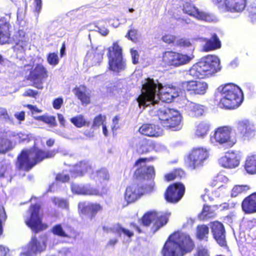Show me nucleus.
<instances>
[{
  "instance_id": "f257e3e1",
  "label": "nucleus",
  "mask_w": 256,
  "mask_h": 256,
  "mask_svg": "<svg viewBox=\"0 0 256 256\" xmlns=\"http://www.w3.org/2000/svg\"><path fill=\"white\" fill-rule=\"evenodd\" d=\"M195 244L189 234L178 230L170 234L166 241L161 253L162 256H183L194 249Z\"/></svg>"
},
{
  "instance_id": "f03ea898",
  "label": "nucleus",
  "mask_w": 256,
  "mask_h": 256,
  "mask_svg": "<svg viewBox=\"0 0 256 256\" xmlns=\"http://www.w3.org/2000/svg\"><path fill=\"white\" fill-rule=\"evenodd\" d=\"M57 152L56 150H44L36 146L23 149L17 156L16 166L19 170L29 172L44 160L54 158Z\"/></svg>"
},
{
  "instance_id": "7ed1b4c3",
  "label": "nucleus",
  "mask_w": 256,
  "mask_h": 256,
  "mask_svg": "<svg viewBox=\"0 0 256 256\" xmlns=\"http://www.w3.org/2000/svg\"><path fill=\"white\" fill-rule=\"evenodd\" d=\"M218 92L222 97L219 101L220 107L226 110L238 108L242 103L244 94L240 88L232 83H228L219 86Z\"/></svg>"
},
{
  "instance_id": "20e7f679",
  "label": "nucleus",
  "mask_w": 256,
  "mask_h": 256,
  "mask_svg": "<svg viewBox=\"0 0 256 256\" xmlns=\"http://www.w3.org/2000/svg\"><path fill=\"white\" fill-rule=\"evenodd\" d=\"M222 68L218 58L208 54L194 64L190 68V74L198 78H204L214 75Z\"/></svg>"
},
{
  "instance_id": "39448f33",
  "label": "nucleus",
  "mask_w": 256,
  "mask_h": 256,
  "mask_svg": "<svg viewBox=\"0 0 256 256\" xmlns=\"http://www.w3.org/2000/svg\"><path fill=\"white\" fill-rule=\"evenodd\" d=\"M145 82L142 85L141 94L136 98L138 106L145 108L150 106H154L158 104L160 100H156V89L159 92V86L161 83L158 80H154L153 78H148L145 80Z\"/></svg>"
},
{
  "instance_id": "423d86ee",
  "label": "nucleus",
  "mask_w": 256,
  "mask_h": 256,
  "mask_svg": "<svg viewBox=\"0 0 256 256\" xmlns=\"http://www.w3.org/2000/svg\"><path fill=\"white\" fill-rule=\"evenodd\" d=\"M41 206L38 204H31L28 210L29 216L24 220L26 224L34 233H38L46 230L48 226L42 222L43 214L41 212Z\"/></svg>"
},
{
  "instance_id": "0eeeda50",
  "label": "nucleus",
  "mask_w": 256,
  "mask_h": 256,
  "mask_svg": "<svg viewBox=\"0 0 256 256\" xmlns=\"http://www.w3.org/2000/svg\"><path fill=\"white\" fill-rule=\"evenodd\" d=\"M108 68L116 72L124 70L126 68V62L122 56V50L118 42L112 43L108 48Z\"/></svg>"
},
{
  "instance_id": "6e6552de",
  "label": "nucleus",
  "mask_w": 256,
  "mask_h": 256,
  "mask_svg": "<svg viewBox=\"0 0 256 256\" xmlns=\"http://www.w3.org/2000/svg\"><path fill=\"white\" fill-rule=\"evenodd\" d=\"M48 77V72L42 64H37L32 68L25 79L30 81L31 86L38 90L44 88V83Z\"/></svg>"
},
{
  "instance_id": "1a4fd4ad",
  "label": "nucleus",
  "mask_w": 256,
  "mask_h": 256,
  "mask_svg": "<svg viewBox=\"0 0 256 256\" xmlns=\"http://www.w3.org/2000/svg\"><path fill=\"white\" fill-rule=\"evenodd\" d=\"M211 138L220 144H226L230 147H232L236 142V136L234 135L233 128L227 126L216 128Z\"/></svg>"
},
{
  "instance_id": "9d476101",
  "label": "nucleus",
  "mask_w": 256,
  "mask_h": 256,
  "mask_svg": "<svg viewBox=\"0 0 256 256\" xmlns=\"http://www.w3.org/2000/svg\"><path fill=\"white\" fill-rule=\"evenodd\" d=\"M152 158H140L137 160L134 166L137 168L134 173V178L138 181H143L146 180H154L155 178V170L152 166H146V164L142 165V162L150 161Z\"/></svg>"
},
{
  "instance_id": "9b49d317",
  "label": "nucleus",
  "mask_w": 256,
  "mask_h": 256,
  "mask_svg": "<svg viewBox=\"0 0 256 256\" xmlns=\"http://www.w3.org/2000/svg\"><path fill=\"white\" fill-rule=\"evenodd\" d=\"M140 220L142 224L145 226H149L152 224V227L156 231L168 223V218L166 214L150 210L144 214Z\"/></svg>"
},
{
  "instance_id": "f8f14e48",
  "label": "nucleus",
  "mask_w": 256,
  "mask_h": 256,
  "mask_svg": "<svg viewBox=\"0 0 256 256\" xmlns=\"http://www.w3.org/2000/svg\"><path fill=\"white\" fill-rule=\"evenodd\" d=\"M208 156V150L206 148H194L188 156V166L192 170L202 167Z\"/></svg>"
},
{
  "instance_id": "ddd939ff",
  "label": "nucleus",
  "mask_w": 256,
  "mask_h": 256,
  "mask_svg": "<svg viewBox=\"0 0 256 256\" xmlns=\"http://www.w3.org/2000/svg\"><path fill=\"white\" fill-rule=\"evenodd\" d=\"M194 56L173 51L165 52L162 55V62L168 66L178 67L188 63Z\"/></svg>"
},
{
  "instance_id": "4468645a",
  "label": "nucleus",
  "mask_w": 256,
  "mask_h": 256,
  "mask_svg": "<svg viewBox=\"0 0 256 256\" xmlns=\"http://www.w3.org/2000/svg\"><path fill=\"white\" fill-rule=\"evenodd\" d=\"M234 135L242 140H250L256 136V130L254 126L248 120H242L238 121L233 128Z\"/></svg>"
},
{
  "instance_id": "2eb2a0df",
  "label": "nucleus",
  "mask_w": 256,
  "mask_h": 256,
  "mask_svg": "<svg viewBox=\"0 0 256 256\" xmlns=\"http://www.w3.org/2000/svg\"><path fill=\"white\" fill-rule=\"evenodd\" d=\"M78 212L80 216L88 221L94 220L98 212L103 210V206L98 202H86L78 204Z\"/></svg>"
},
{
  "instance_id": "dca6fc26",
  "label": "nucleus",
  "mask_w": 256,
  "mask_h": 256,
  "mask_svg": "<svg viewBox=\"0 0 256 256\" xmlns=\"http://www.w3.org/2000/svg\"><path fill=\"white\" fill-rule=\"evenodd\" d=\"M186 192L183 184L176 182L170 184L164 193L166 201L172 204H176L181 200Z\"/></svg>"
},
{
  "instance_id": "f3484780",
  "label": "nucleus",
  "mask_w": 256,
  "mask_h": 256,
  "mask_svg": "<svg viewBox=\"0 0 256 256\" xmlns=\"http://www.w3.org/2000/svg\"><path fill=\"white\" fill-rule=\"evenodd\" d=\"M182 86L184 91H188L191 94L204 95L208 89V84L201 80H188L182 82Z\"/></svg>"
},
{
  "instance_id": "a211bd4d",
  "label": "nucleus",
  "mask_w": 256,
  "mask_h": 256,
  "mask_svg": "<svg viewBox=\"0 0 256 256\" xmlns=\"http://www.w3.org/2000/svg\"><path fill=\"white\" fill-rule=\"evenodd\" d=\"M160 94L159 100L169 103L172 102L174 98L178 96L180 94V89L172 84L163 86L162 84L159 86Z\"/></svg>"
},
{
  "instance_id": "6ab92c4d",
  "label": "nucleus",
  "mask_w": 256,
  "mask_h": 256,
  "mask_svg": "<svg viewBox=\"0 0 256 256\" xmlns=\"http://www.w3.org/2000/svg\"><path fill=\"white\" fill-rule=\"evenodd\" d=\"M210 227L214 238L220 246H226V231L223 224L218 221L211 222Z\"/></svg>"
},
{
  "instance_id": "aec40b11",
  "label": "nucleus",
  "mask_w": 256,
  "mask_h": 256,
  "mask_svg": "<svg viewBox=\"0 0 256 256\" xmlns=\"http://www.w3.org/2000/svg\"><path fill=\"white\" fill-rule=\"evenodd\" d=\"M46 247V244L44 240H38L34 236L32 237L26 250L24 252L25 256H36L38 253L44 251Z\"/></svg>"
},
{
  "instance_id": "412c9836",
  "label": "nucleus",
  "mask_w": 256,
  "mask_h": 256,
  "mask_svg": "<svg viewBox=\"0 0 256 256\" xmlns=\"http://www.w3.org/2000/svg\"><path fill=\"white\" fill-rule=\"evenodd\" d=\"M182 10L184 14L198 20L208 21L210 18L208 14L200 10L194 4L190 2H185L183 4Z\"/></svg>"
},
{
  "instance_id": "4be33fe9",
  "label": "nucleus",
  "mask_w": 256,
  "mask_h": 256,
  "mask_svg": "<svg viewBox=\"0 0 256 256\" xmlns=\"http://www.w3.org/2000/svg\"><path fill=\"white\" fill-rule=\"evenodd\" d=\"M222 3L225 9L231 12H240L246 8L247 0H217Z\"/></svg>"
},
{
  "instance_id": "5701e85b",
  "label": "nucleus",
  "mask_w": 256,
  "mask_h": 256,
  "mask_svg": "<svg viewBox=\"0 0 256 256\" xmlns=\"http://www.w3.org/2000/svg\"><path fill=\"white\" fill-rule=\"evenodd\" d=\"M202 41L204 42L203 50L206 52L215 50L222 47L221 42L216 33L212 34L210 38H203Z\"/></svg>"
},
{
  "instance_id": "b1692460",
  "label": "nucleus",
  "mask_w": 256,
  "mask_h": 256,
  "mask_svg": "<svg viewBox=\"0 0 256 256\" xmlns=\"http://www.w3.org/2000/svg\"><path fill=\"white\" fill-rule=\"evenodd\" d=\"M142 196V193L139 189L138 184L128 186L124 192V198L128 204L135 202Z\"/></svg>"
},
{
  "instance_id": "393cba45",
  "label": "nucleus",
  "mask_w": 256,
  "mask_h": 256,
  "mask_svg": "<svg viewBox=\"0 0 256 256\" xmlns=\"http://www.w3.org/2000/svg\"><path fill=\"white\" fill-rule=\"evenodd\" d=\"M71 189L74 193L90 196H98L100 192L98 189L92 187L90 184L79 185L72 184Z\"/></svg>"
},
{
  "instance_id": "a878e982",
  "label": "nucleus",
  "mask_w": 256,
  "mask_h": 256,
  "mask_svg": "<svg viewBox=\"0 0 256 256\" xmlns=\"http://www.w3.org/2000/svg\"><path fill=\"white\" fill-rule=\"evenodd\" d=\"M242 208L246 214L256 212V192L244 198L242 202Z\"/></svg>"
},
{
  "instance_id": "bb28decb",
  "label": "nucleus",
  "mask_w": 256,
  "mask_h": 256,
  "mask_svg": "<svg viewBox=\"0 0 256 256\" xmlns=\"http://www.w3.org/2000/svg\"><path fill=\"white\" fill-rule=\"evenodd\" d=\"M220 162L224 168H235L240 164L239 156L234 152H228L220 158Z\"/></svg>"
},
{
  "instance_id": "cd10ccee",
  "label": "nucleus",
  "mask_w": 256,
  "mask_h": 256,
  "mask_svg": "<svg viewBox=\"0 0 256 256\" xmlns=\"http://www.w3.org/2000/svg\"><path fill=\"white\" fill-rule=\"evenodd\" d=\"M11 26L9 20L6 18H0V44H5L9 41L10 38V28Z\"/></svg>"
},
{
  "instance_id": "c85d7f7f",
  "label": "nucleus",
  "mask_w": 256,
  "mask_h": 256,
  "mask_svg": "<svg viewBox=\"0 0 256 256\" xmlns=\"http://www.w3.org/2000/svg\"><path fill=\"white\" fill-rule=\"evenodd\" d=\"M138 131L142 134L148 137L157 138L162 134L159 127L152 124H142L140 127Z\"/></svg>"
},
{
  "instance_id": "c756f323",
  "label": "nucleus",
  "mask_w": 256,
  "mask_h": 256,
  "mask_svg": "<svg viewBox=\"0 0 256 256\" xmlns=\"http://www.w3.org/2000/svg\"><path fill=\"white\" fill-rule=\"evenodd\" d=\"M69 232L66 233L64 230L61 224H58L54 225L52 228V232L55 236L65 238L69 239L76 240L78 234L70 227H68Z\"/></svg>"
},
{
  "instance_id": "7c9ffc66",
  "label": "nucleus",
  "mask_w": 256,
  "mask_h": 256,
  "mask_svg": "<svg viewBox=\"0 0 256 256\" xmlns=\"http://www.w3.org/2000/svg\"><path fill=\"white\" fill-rule=\"evenodd\" d=\"M176 114L172 113L171 116L168 118L163 125V127L166 129H170L172 130H180L182 127V116L177 112Z\"/></svg>"
},
{
  "instance_id": "2f4dec72",
  "label": "nucleus",
  "mask_w": 256,
  "mask_h": 256,
  "mask_svg": "<svg viewBox=\"0 0 256 256\" xmlns=\"http://www.w3.org/2000/svg\"><path fill=\"white\" fill-rule=\"evenodd\" d=\"M158 105L160 106L156 111V116H158L160 124L163 126L164 123L168 120V118L171 116L172 114L174 112L172 109L164 106L160 102Z\"/></svg>"
},
{
  "instance_id": "473e14b6",
  "label": "nucleus",
  "mask_w": 256,
  "mask_h": 256,
  "mask_svg": "<svg viewBox=\"0 0 256 256\" xmlns=\"http://www.w3.org/2000/svg\"><path fill=\"white\" fill-rule=\"evenodd\" d=\"M103 230L107 232H111L117 234L119 236H121L122 234H123L124 236L128 238H130L134 236V233L132 231L122 227L120 223L114 224L111 228L103 227Z\"/></svg>"
},
{
  "instance_id": "72a5a7b5",
  "label": "nucleus",
  "mask_w": 256,
  "mask_h": 256,
  "mask_svg": "<svg viewBox=\"0 0 256 256\" xmlns=\"http://www.w3.org/2000/svg\"><path fill=\"white\" fill-rule=\"evenodd\" d=\"M209 228L206 224H199L196 227V238L200 241L207 242L208 240Z\"/></svg>"
},
{
  "instance_id": "f704fd0d",
  "label": "nucleus",
  "mask_w": 256,
  "mask_h": 256,
  "mask_svg": "<svg viewBox=\"0 0 256 256\" xmlns=\"http://www.w3.org/2000/svg\"><path fill=\"white\" fill-rule=\"evenodd\" d=\"M244 168L250 174H256V155L251 156L246 158Z\"/></svg>"
},
{
  "instance_id": "c9c22d12",
  "label": "nucleus",
  "mask_w": 256,
  "mask_h": 256,
  "mask_svg": "<svg viewBox=\"0 0 256 256\" xmlns=\"http://www.w3.org/2000/svg\"><path fill=\"white\" fill-rule=\"evenodd\" d=\"M210 124L205 121L200 122L196 126V135L198 137L204 138L210 130Z\"/></svg>"
},
{
  "instance_id": "e433bc0d",
  "label": "nucleus",
  "mask_w": 256,
  "mask_h": 256,
  "mask_svg": "<svg viewBox=\"0 0 256 256\" xmlns=\"http://www.w3.org/2000/svg\"><path fill=\"white\" fill-rule=\"evenodd\" d=\"M74 94L80 100L81 103L83 105H88L90 102V96L88 93H86L85 91H82L80 88H74Z\"/></svg>"
},
{
  "instance_id": "4c0bfd02",
  "label": "nucleus",
  "mask_w": 256,
  "mask_h": 256,
  "mask_svg": "<svg viewBox=\"0 0 256 256\" xmlns=\"http://www.w3.org/2000/svg\"><path fill=\"white\" fill-rule=\"evenodd\" d=\"M218 208L217 206L204 205L200 214L202 218L204 220L213 217L215 215V210Z\"/></svg>"
},
{
  "instance_id": "58836bf2",
  "label": "nucleus",
  "mask_w": 256,
  "mask_h": 256,
  "mask_svg": "<svg viewBox=\"0 0 256 256\" xmlns=\"http://www.w3.org/2000/svg\"><path fill=\"white\" fill-rule=\"evenodd\" d=\"M90 168L86 164L80 162L76 166L74 170L72 172V174L74 177L82 176Z\"/></svg>"
},
{
  "instance_id": "ea45409f",
  "label": "nucleus",
  "mask_w": 256,
  "mask_h": 256,
  "mask_svg": "<svg viewBox=\"0 0 256 256\" xmlns=\"http://www.w3.org/2000/svg\"><path fill=\"white\" fill-rule=\"evenodd\" d=\"M184 175V172L180 169H175L172 172L166 174L164 176V180L170 182L176 179L181 178Z\"/></svg>"
},
{
  "instance_id": "a19ab883",
  "label": "nucleus",
  "mask_w": 256,
  "mask_h": 256,
  "mask_svg": "<svg viewBox=\"0 0 256 256\" xmlns=\"http://www.w3.org/2000/svg\"><path fill=\"white\" fill-rule=\"evenodd\" d=\"M204 112L202 106L195 103H192L190 106V114L194 117H198L203 114Z\"/></svg>"
},
{
  "instance_id": "79ce46f5",
  "label": "nucleus",
  "mask_w": 256,
  "mask_h": 256,
  "mask_svg": "<svg viewBox=\"0 0 256 256\" xmlns=\"http://www.w3.org/2000/svg\"><path fill=\"white\" fill-rule=\"evenodd\" d=\"M35 120L41 121L49 126L54 127L57 126L56 118L54 116H47L44 115L39 116L35 118Z\"/></svg>"
},
{
  "instance_id": "37998d69",
  "label": "nucleus",
  "mask_w": 256,
  "mask_h": 256,
  "mask_svg": "<svg viewBox=\"0 0 256 256\" xmlns=\"http://www.w3.org/2000/svg\"><path fill=\"white\" fill-rule=\"evenodd\" d=\"M70 122L77 128H82L86 124V121L82 114L76 116L70 119Z\"/></svg>"
},
{
  "instance_id": "c03bdc74",
  "label": "nucleus",
  "mask_w": 256,
  "mask_h": 256,
  "mask_svg": "<svg viewBox=\"0 0 256 256\" xmlns=\"http://www.w3.org/2000/svg\"><path fill=\"white\" fill-rule=\"evenodd\" d=\"M125 36L134 43H137L139 41L138 30L134 28L129 30Z\"/></svg>"
},
{
  "instance_id": "a18cd8bd",
  "label": "nucleus",
  "mask_w": 256,
  "mask_h": 256,
  "mask_svg": "<svg viewBox=\"0 0 256 256\" xmlns=\"http://www.w3.org/2000/svg\"><path fill=\"white\" fill-rule=\"evenodd\" d=\"M249 190V186L246 185L236 186L232 189L231 194L232 196H236L238 194H245Z\"/></svg>"
},
{
  "instance_id": "49530a36",
  "label": "nucleus",
  "mask_w": 256,
  "mask_h": 256,
  "mask_svg": "<svg viewBox=\"0 0 256 256\" xmlns=\"http://www.w3.org/2000/svg\"><path fill=\"white\" fill-rule=\"evenodd\" d=\"M26 46V41L24 40H18L12 47L14 51L16 54H22L24 52L25 47Z\"/></svg>"
},
{
  "instance_id": "de8ad7c7",
  "label": "nucleus",
  "mask_w": 256,
  "mask_h": 256,
  "mask_svg": "<svg viewBox=\"0 0 256 256\" xmlns=\"http://www.w3.org/2000/svg\"><path fill=\"white\" fill-rule=\"evenodd\" d=\"M47 62L48 64L52 66H56L59 63L58 54L56 52H50L47 54Z\"/></svg>"
},
{
  "instance_id": "09e8293b",
  "label": "nucleus",
  "mask_w": 256,
  "mask_h": 256,
  "mask_svg": "<svg viewBox=\"0 0 256 256\" xmlns=\"http://www.w3.org/2000/svg\"><path fill=\"white\" fill-rule=\"evenodd\" d=\"M106 116L104 115L99 114L96 116L92 122V127L99 128L101 125L104 124V122L106 121Z\"/></svg>"
},
{
  "instance_id": "8fccbe9b",
  "label": "nucleus",
  "mask_w": 256,
  "mask_h": 256,
  "mask_svg": "<svg viewBox=\"0 0 256 256\" xmlns=\"http://www.w3.org/2000/svg\"><path fill=\"white\" fill-rule=\"evenodd\" d=\"M96 176L100 180L106 181L108 180L110 176L106 168H101L96 171Z\"/></svg>"
},
{
  "instance_id": "3c124183",
  "label": "nucleus",
  "mask_w": 256,
  "mask_h": 256,
  "mask_svg": "<svg viewBox=\"0 0 256 256\" xmlns=\"http://www.w3.org/2000/svg\"><path fill=\"white\" fill-rule=\"evenodd\" d=\"M175 46L180 48H188L192 46V44L189 38H180L176 39Z\"/></svg>"
},
{
  "instance_id": "603ef678",
  "label": "nucleus",
  "mask_w": 256,
  "mask_h": 256,
  "mask_svg": "<svg viewBox=\"0 0 256 256\" xmlns=\"http://www.w3.org/2000/svg\"><path fill=\"white\" fill-rule=\"evenodd\" d=\"M194 256H210V252L206 246L201 245L196 248Z\"/></svg>"
},
{
  "instance_id": "864d4df0",
  "label": "nucleus",
  "mask_w": 256,
  "mask_h": 256,
  "mask_svg": "<svg viewBox=\"0 0 256 256\" xmlns=\"http://www.w3.org/2000/svg\"><path fill=\"white\" fill-rule=\"evenodd\" d=\"M150 140L144 138L140 142V151L141 154H146L150 152Z\"/></svg>"
},
{
  "instance_id": "5fc2aeb1",
  "label": "nucleus",
  "mask_w": 256,
  "mask_h": 256,
  "mask_svg": "<svg viewBox=\"0 0 256 256\" xmlns=\"http://www.w3.org/2000/svg\"><path fill=\"white\" fill-rule=\"evenodd\" d=\"M7 218L4 206L0 204V236L3 233L2 222L6 221Z\"/></svg>"
},
{
  "instance_id": "6e6d98bb",
  "label": "nucleus",
  "mask_w": 256,
  "mask_h": 256,
  "mask_svg": "<svg viewBox=\"0 0 256 256\" xmlns=\"http://www.w3.org/2000/svg\"><path fill=\"white\" fill-rule=\"evenodd\" d=\"M138 188L140 191L142 193V196L144 194L150 193L154 190V184H146L140 185L138 184Z\"/></svg>"
},
{
  "instance_id": "4d7b16f0",
  "label": "nucleus",
  "mask_w": 256,
  "mask_h": 256,
  "mask_svg": "<svg viewBox=\"0 0 256 256\" xmlns=\"http://www.w3.org/2000/svg\"><path fill=\"white\" fill-rule=\"evenodd\" d=\"M8 150V140L6 138L0 137V154L6 153Z\"/></svg>"
},
{
  "instance_id": "13d9d810",
  "label": "nucleus",
  "mask_w": 256,
  "mask_h": 256,
  "mask_svg": "<svg viewBox=\"0 0 256 256\" xmlns=\"http://www.w3.org/2000/svg\"><path fill=\"white\" fill-rule=\"evenodd\" d=\"M162 40L164 42L168 44H173L175 45L176 41V40L177 38L176 36L170 34H166L162 36Z\"/></svg>"
},
{
  "instance_id": "bf43d9fd",
  "label": "nucleus",
  "mask_w": 256,
  "mask_h": 256,
  "mask_svg": "<svg viewBox=\"0 0 256 256\" xmlns=\"http://www.w3.org/2000/svg\"><path fill=\"white\" fill-rule=\"evenodd\" d=\"M53 202L58 206L62 208H68V204L67 201L64 199H60L58 198H54L53 200Z\"/></svg>"
},
{
  "instance_id": "052dcab7",
  "label": "nucleus",
  "mask_w": 256,
  "mask_h": 256,
  "mask_svg": "<svg viewBox=\"0 0 256 256\" xmlns=\"http://www.w3.org/2000/svg\"><path fill=\"white\" fill-rule=\"evenodd\" d=\"M64 103V100L62 98L60 97L54 100L52 102V106L55 110H59L61 108Z\"/></svg>"
},
{
  "instance_id": "680f3d73",
  "label": "nucleus",
  "mask_w": 256,
  "mask_h": 256,
  "mask_svg": "<svg viewBox=\"0 0 256 256\" xmlns=\"http://www.w3.org/2000/svg\"><path fill=\"white\" fill-rule=\"evenodd\" d=\"M56 180L57 182H68L70 180V176L68 174H63L62 173L58 174L56 176Z\"/></svg>"
},
{
  "instance_id": "e2e57ef3",
  "label": "nucleus",
  "mask_w": 256,
  "mask_h": 256,
  "mask_svg": "<svg viewBox=\"0 0 256 256\" xmlns=\"http://www.w3.org/2000/svg\"><path fill=\"white\" fill-rule=\"evenodd\" d=\"M130 54L132 58V63L134 64L138 63L140 55L137 50L134 48L130 49Z\"/></svg>"
},
{
  "instance_id": "0e129e2a",
  "label": "nucleus",
  "mask_w": 256,
  "mask_h": 256,
  "mask_svg": "<svg viewBox=\"0 0 256 256\" xmlns=\"http://www.w3.org/2000/svg\"><path fill=\"white\" fill-rule=\"evenodd\" d=\"M38 94V91L32 89H28L26 90L24 92L23 94V96H30L36 98Z\"/></svg>"
},
{
  "instance_id": "69168bd1",
  "label": "nucleus",
  "mask_w": 256,
  "mask_h": 256,
  "mask_svg": "<svg viewBox=\"0 0 256 256\" xmlns=\"http://www.w3.org/2000/svg\"><path fill=\"white\" fill-rule=\"evenodd\" d=\"M98 32L103 36H106L108 34L109 30L104 26H96Z\"/></svg>"
},
{
  "instance_id": "338daca9",
  "label": "nucleus",
  "mask_w": 256,
  "mask_h": 256,
  "mask_svg": "<svg viewBox=\"0 0 256 256\" xmlns=\"http://www.w3.org/2000/svg\"><path fill=\"white\" fill-rule=\"evenodd\" d=\"M24 106L28 108L32 114L34 113H40L42 112V110L38 108L36 106L30 104H27Z\"/></svg>"
},
{
  "instance_id": "774afa93",
  "label": "nucleus",
  "mask_w": 256,
  "mask_h": 256,
  "mask_svg": "<svg viewBox=\"0 0 256 256\" xmlns=\"http://www.w3.org/2000/svg\"><path fill=\"white\" fill-rule=\"evenodd\" d=\"M14 116L20 121H23L25 119V112L24 111H22L20 112L15 114Z\"/></svg>"
}]
</instances>
